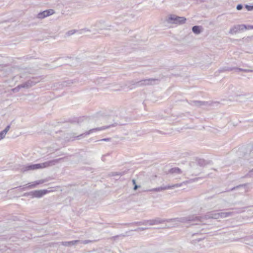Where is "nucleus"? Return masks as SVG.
Wrapping results in <instances>:
<instances>
[{"instance_id":"nucleus-19","label":"nucleus","mask_w":253,"mask_h":253,"mask_svg":"<svg viewBox=\"0 0 253 253\" xmlns=\"http://www.w3.org/2000/svg\"><path fill=\"white\" fill-rule=\"evenodd\" d=\"M192 31L196 34H199L201 32V27L199 26H194L192 27Z\"/></svg>"},{"instance_id":"nucleus-13","label":"nucleus","mask_w":253,"mask_h":253,"mask_svg":"<svg viewBox=\"0 0 253 253\" xmlns=\"http://www.w3.org/2000/svg\"><path fill=\"white\" fill-rule=\"evenodd\" d=\"M46 181L45 179H41L39 180L36 181L34 182L33 183H29L23 186V189H25L27 188H34L37 187V186L39 184L43 183Z\"/></svg>"},{"instance_id":"nucleus-23","label":"nucleus","mask_w":253,"mask_h":253,"mask_svg":"<svg viewBox=\"0 0 253 253\" xmlns=\"http://www.w3.org/2000/svg\"><path fill=\"white\" fill-rule=\"evenodd\" d=\"M136 225H147L148 224V222H147V220H144L143 221H140V222H136L134 223Z\"/></svg>"},{"instance_id":"nucleus-1","label":"nucleus","mask_w":253,"mask_h":253,"mask_svg":"<svg viewBox=\"0 0 253 253\" xmlns=\"http://www.w3.org/2000/svg\"><path fill=\"white\" fill-rule=\"evenodd\" d=\"M65 158H60L57 159L52 160L49 161L41 164H32L24 166L22 170L24 172L28 170H35L42 168H48L56 165L57 163L60 162L62 160H64Z\"/></svg>"},{"instance_id":"nucleus-12","label":"nucleus","mask_w":253,"mask_h":253,"mask_svg":"<svg viewBox=\"0 0 253 253\" xmlns=\"http://www.w3.org/2000/svg\"><path fill=\"white\" fill-rule=\"evenodd\" d=\"M232 70H234L236 72H239L240 71H243V72H249L250 70H246V69H243L242 68H237V67H224L220 69L219 70V72H226V71H231Z\"/></svg>"},{"instance_id":"nucleus-39","label":"nucleus","mask_w":253,"mask_h":253,"mask_svg":"<svg viewBox=\"0 0 253 253\" xmlns=\"http://www.w3.org/2000/svg\"><path fill=\"white\" fill-rule=\"evenodd\" d=\"M23 196H25V197L29 196V192H27V193H24V195H23Z\"/></svg>"},{"instance_id":"nucleus-22","label":"nucleus","mask_w":253,"mask_h":253,"mask_svg":"<svg viewBox=\"0 0 253 253\" xmlns=\"http://www.w3.org/2000/svg\"><path fill=\"white\" fill-rule=\"evenodd\" d=\"M247 184H240V185H239L237 186H235L232 188H231L229 191H233V190H236V189H239L241 187H244L245 189L246 188V187L247 186Z\"/></svg>"},{"instance_id":"nucleus-24","label":"nucleus","mask_w":253,"mask_h":253,"mask_svg":"<svg viewBox=\"0 0 253 253\" xmlns=\"http://www.w3.org/2000/svg\"><path fill=\"white\" fill-rule=\"evenodd\" d=\"M78 31L76 30H70L69 31H68L66 35L67 36H70L73 34H74L75 33H76Z\"/></svg>"},{"instance_id":"nucleus-14","label":"nucleus","mask_w":253,"mask_h":253,"mask_svg":"<svg viewBox=\"0 0 253 253\" xmlns=\"http://www.w3.org/2000/svg\"><path fill=\"white\" fill-rule=\"evenodd\" d=\"M54 13V10L48 9L41 12L37 15V18L43 19L47 16H50Z\"/></svg>"},{"instance_id":"nucleus-5","label":"nucleus","mask_w":253,"mask_h":253,"mask_svg":"<svg viewBox=\"0 0 253 253\" xmlns=\"http://www.w3.org/2000/svg\"><path fill=\"white\" fill-rule=\"evenodd\" d=\"M220 212H216L215 211H212L210 212L207 213L204 217H200L194 215H191L190 216H194L195 217H198V218H196L194 220H192L191 221H198V222H203V219H218L220 218Z\"/></svg>"},{"instance_id":"nucleus-44","label":"nucleus","mask_w":253,"mask_h":253,"mask_svg":"<svg viewBox=\"0 0 253 253\" xmlns=\"http://www.w3.org/2000/svg\"><path fill=\"white\" fill-rule=\"evenodd\" d=\"M129 87H130V89H132V88H133L132 87H130V86H129Z\"/></svg>"},{"instance_id":"nucleus-31","label":"nucleus","mask_w":253,"mask_h":253,"mask_svg":"<svg viewBox=\"0 0 253 253\" xmlns=\"http://www.w3.org/2000/svg\"><path fill=\"white\" fill-rule=\"evenodd\" d=\"M246 209V207L242 208L241 209H238V211H237L236 213H241L245 211V210Z\"/></svg>"},{"instance_id":"nucleus-26","label":"nucleus","mask_w":253,"mask_h":253,"mask_svg":"<svg viewBox=\"0 0 253 253\" xmlns=\"http://www.w3.org/2000/svg\"><path fill=\"white\" fill-rule=\"evenodd\" d=\"M148 229H149V228H147V227H139V228H137V229L134 230L133 231H136V232H139V231H144V230H147Z\"/></svg>"},{"instance_id":"nucleus-32","label":"nucleus","mask_w":253,"mask_h":253,"mask_svg":"<svg viewBox=\"0 0 253 253\" xmlns=\"http://www.w3.org/2000/svg\"><path fill=\"white\" fill-rule=\"evenodd\" d=\"M245 28H244V30H249V29H253V25H245Z\"/></svg>"},{"instance_id":"nucleus-17","label":"nucleus","mask_w":253,"mask_h":253,"mask_svg":"<svg viewBox=\"0 0 253 253\" xmlns=\"http://www.w3.org/2000/svg\"><path fill=\"white\" fill-rule=\"evenodd\" d=\"M220 214V218H223L233 215L234 212H221Z\"/></svg>"},{"instance_id":"nucleus-33","label":"nucleus","mask_w":253,"mask_h":253,"mask_svg":"<svg viewBox=\"0 0 253 253\" xmlns=\"http://www.w3.org/2000/svg\"><path fill=\"white\" fill-rule=\"evenodd\" d=\"M243 5L241 4H239L237 5L236 8L238 10H240L243 8Z\"/></svg>"},{"instance_id":"nucleus-10","label":"nucleus","mask_w":253,"mask_h":253,"mask_svg":"<svg viewBox=\"0 0 253 253\" xmlns=\"http://www.w3.org/2000/svg\"><path fill=\"white\" fill-rule=\"evenodd\" d=\"M40 80L37 78H32L26 82L20 84L22 88H29L39 83Z\"/></svg>"},{"instance_id":"nucleus-18","label":"nucleus","mask_w":253,"mask_h":253,"mask_svg":"<svg viewBox=\"0 0 253 253\" xmlns=\"http://www.w3.org/2000/svg\"><path fill=\"white\" fill-rule=\"evenodd\" d=\"M253 40V36H248L247 37L243 38L241 41L243 42V43L246 44L249 42H250Z\"/></svg>"},{"instance_id":"nucleus-8","label":"nucleus","mask_w":253,"mask_h":253,"mask_svg":"<svg viewBox=\"0 0 253 253\" xmlns=\"http://www.w3.org/2000/svg\"><path fill=\"white\" fill-rule=\"evenodd\" d=\"M182 183H177L171 185H167L165 186H161L157 188H152L150 189H148L146 190H145L146 192H160L164 190H168V189H174V188H177L180 187L182 185Z\"/></svg>"},{"instance_id":"nucleus-42","label":"nucleus","mask_w":253,"mask_h":253,"mask_svg":"<svg viewBox=\"0 0 253 253\" xmlns=\"http://www.w3.org/2000/svg\"><path fill=\"white\" fill-rule=\"evenodd\" d=\"M202 239V238H198V239H196V240H197V241L199 242L200 241H201Z\"/></svg>"},{"instance_id":"nucleus-36","label":"nucleus","mask_w":253,"mask_h":253,"mask_svg":"<svg viewBox=\"0 0 253 253\" xmlns=\"http://www.w3.org/2000/svg\"><path fill=\"white\" fill-rule=\"evenodd\" d=\"M29 196H31L32 198H34L35 195V191H31L29 192Z\"/></svg>"},{"instance_id":"nucleus-21","label":"nucleus","mask_w":253,"mask_h":253,"mask_svg":"<svg viewBox=\"0 0 253 253\" xmlns=\"http://www.w3.org/2000/svg\"><path fill=\"white\" fill-rule=\"evenodd\" d=\"M75 82V81H72V80H68L66 81L63 82V85L64 86H70L71 84H74Z\"/></svg>"},{"instance_id":"nucleus-43","label":"nucleus","mask_w":253,"mask_h":253,"mask_svg":"<svg viewBox=\"0 0 253 253\" xmlns=\"http://www.w3.org/2000/svg\"><path fill=\"white\" fill-rule=\"evenodd\" d=\"M198 234H199V233H196L193 234L192 235V236H194L197 235H198Z\"/></svg>"},{"instance_id":"nucleus-38","label":"nucleus","mask_w":253,"mask_h":253,"mask_svg":"<svg viewBox=\"0 0 253 253\" xmlns=\"http://www.w3.org/2000/svg\"><path fill=\"white\" fill-rule=\"evenodd\" d=\"M110 140V138H104V139H101V140H99V141H109Z\"/></svg>"},{"instance_id":"nucleus-30","label":"nucleus","mask_w":253,"mask_h":253,"mask_svg":"<svg viewBox=\"0 0 253 253\" xmlns=\"http://www.w3.org/2000/svg\"><path fill=\"white\" fill-rule=\"evenodd\" d=\"M6 134H5L3 131L0 132V140L4 138Z\"/></svg>"},{"instance_id":"nucleus-2","label":"nucleus","mask_w":253,"mask_h":253,"mask_svg":"<svg viewBox=\"0 0 253 253\" xmlns=\"http://www.w3.org/2000/svg\"><path fill=\"white\" fill-rule=\"evenodd\" d=\"M196 218H198V217H195L194 216H188L186 217H183L180 218H176L172 219H162L159 217L153 219L147 220V222H148V224L150 225H157L159 224L164 223L166 222H169L172 221H177L182 223H185L187 222V221H192L195 220Z\"/></svg>"},{"instance_id":"nucleus-28","label":"nucleus","mask_w":253,"mask_h":253,"mask_svg":"<svg viewBox=\"0 0 253 253\" xmlns=\"http://www.w3.org/2000/svg\"><path fill=\"white\" fill-rule=\"evenodd\" d=\"M20 88H22L21 86H20V84L19 85H18L17 87L14 88L12 89V91L14 92H17L18 91H19V89Z\"/></svg>"},{"instance_id":"nucleus-9","label":"nucleus","mask_w":253,"mask_h":253,"mask_svg":"<svg viewBox=\"0 0 253 253\" xmlns=\"http://www.w3.org/2000/svg\"><path fill=\"white\" fill-rule=\"evenodd\" d=\"M114 126L113 125H109V126H102V127H96V128H92V129H90L88 131L85 132V133H82V134H80L79 135L77 136L76 138L78 139H81V138L82 137H84L85 136H86L87 135H88V134H89L91 133H92V132L96 131H100V130H104V129H107L108 128H109L111 126Z\"/></svg>"},{"instance_id":"nucleus-27","label":"nucleus","mask_w":253,"mask_h":253,"mask_svg":"<svg viewBox=\"0 0 253 253\" xmlns=\"http://www.w3.org/2000/svg\"><path fill=\"white\" fill-rule=\"evenodd\" d=\"M245 7L248 11H251V10H253V5H249L246 4Z\"/></svg>"},{"instance_id":"nucleus-29","label":"nucleus","mask_w":253,"mask_h":253,"mask_svg":"<svg viewBox=\"0 0 253 253\" xmlns=\"http://www.w3.org/2000/svg\"><path fill=\"white\" fill-rule=\"evenodd\" d=\"M10 127V125H8L2 131L3 132L6 134L7 132L9 130V128Z\"/></svg>"},{"instance_id":"nucleus-6","label":"nucleus","mask_w":253,"mask_h":253,"mask_svg":"<svg viewBox=\"0 0 253 253\" xmlns=\"http://www.w3.org/2000/svg\"><path fill=\"white\" fill-rule=\"evenodd\" d=\"M159 80L155 78H150L143 79L136 83V86H144L146 85H151L158 84Z\"/></svg>"},{"instance_id":"nucleus-35","label":"nucleus","mask_w":253,"mask_h":253,"mask_svg":"<svg viewBox=\"0 0 253 253\" xmlns=\"http://www.w3.org/2000/svg\"><path fill=\"white\" fill-rule=\"evenodd\" d=\"M120 236L125 237V235H120L115 236L112 237L111 238V239L116 240Z\"/></svg>"},{"instance_id":"nucleus-40","label":"nucleus","mask_w":253,"mask_h":253,"mask_svg":"<svg viewBox=\"0 0 253 253\" xmlns=\"http://www.w3.org/2000/svg\"><path fill=\"white\" fill-rule=\"evenodd\" d=\"M119 175V174L118 173V172H113V174H112L113 176H115V175Z\"/></svg>"},{"instance_id":"nucleus-11","label":"nucleus","mask_w":253,"mask_h":253,"mask_svg":"<svg viewBox=\"0 0 253 253\" xmlns=\"http://www.w3.org/2000/svg\"><path fill=\"white\" fill-rule=\"evenodd\" d=\"M245 28V24L235 25L230 29L229 33L230 34H236L239 31H243L244 28Z\"/></svg>"},{"instance_id":"nucleus-4","label":"nucleus","mask_w":253,"mask_h":253,"mask_svg":"<svg viewBox=\"0 0 253 253\" xmlns=\"http://www.w3.org/2000/svg\"><path fill=\"white\" fill-rule=\"evenodd\" d=\"M189 104L191 105L195 106L198 107H200L202 106H205L206 107H217L219 105V103L218 102H213V101H197V100H192L189 102Z\"/></svg>"},{"instance_id":"nucleus-41","label":"nucleus","mask_w":253,"mask_h":253,"mask_svg":"<svg viewBox=\"0 0 253 253\" xmlns=\"http://www.w3.org/2000/svg\"><path fill=\"white\" fill-rule=\"evenodd\" d=\"M90 31V30H89L86 29H82V30H81V31Z\"/></svg>"},{"instance_id":"nucleus-45","label":"nucleus","mask_w":253,"mask_h":253,"mask_svg":"<svg viewBox=\"0 0 253 253\" xmlns=\"http://www.w3.org/2000/svg\"><path fill=\"white\" fill-rule=\"evenodd\" d=\"M93 253H97V252H94Z\"/></svg>"},{"instance_id":"nucleus-16","label":"nucleus","mask_w":253,"mask_h":253,"mask_svg":"<svg viewBox=\"0 0 253 253\" xmlns=\"http://www.w3.org/2000/svg\"><path fill=\"white\" fill-rule=\"evenodd\" d=\"M80 242V240H74L72 241H66V242H62L61 245L64 246L70 247L72 246L75 245L77 243Z\"/></svg>"},{"instance_id":"nucleus-25","label":"nucleus","mask_w":253,"mask_h":253,"mask_svg":"<svg viewBox=\"0 0 253 253\" xmlns=\"http://www.w3.org/2000/svg\"><path fill=\"white\" fill-rule=\"evenodd\" d=\"M132 183L134 185L133 190H137L139 187H140L139 185H137L136 184V180L135 179H132Z\"/></svg>"},{"instance_id":"nucleus-34","label":"nucleus","mask_w":253,"mask_h":253,"mask_svg":"<svg viewBox=\"0 0 253 253\" xmlns=\"http://www.w3.org/2000/svg\"><path fill=\"white\" fill-rule=\"evenodd\" d=\"M204 160L202 159H199V166L201 168V167L204 164Z\"/></svg>"},{"instance_id":"nucleus-15","label":"nucleus","mask_w":253,"mask_h":253,"mask_svg":"<svg viewBox=\"0 0 253 253\" xmlns=\"http://www.w3.org/2000/svg\"><path fill=\"white\" fill-rule=\"evenodd\" d=\"M48 192L47 190H35L34 197L40 198Z\"/></svg>"},{"instance_id":"nucleus-3","label":"nucleus","mask_w":253,"mask_h":253,"mask_svg":"<svg viewBox=\"0 0 253 253\" xmlns=\"http://www.w3.org/2000/svg\"><path fill=\"white\" fill-rule=\"evenodd\" d=\"M186 18L184 17H180L174 14H170L168 16L166 21L169 24L182 25L185 23Z\"/></svg>"},{"instance_id":"nucleus-7","label":"nucleus","mask_w":253,"mask_h":253,"mask_svg":"<svg viewBox=\"0 0 253 253\" xmlns=\"http://www.w3.org/2000/svg\"><path fill=\"white\" fill-rule=\"evenodd\" d=\"M190 169L188 170V172L192 175H197L199 174L201 170V168L199 166V159L196 162H192L189 163Z\"/></svg>"},{"instance_id":"nucleus-20","label":"nucleus","mask_w":253,"mask_h":253,"mask_svg":"<svg viewBox=\"0 0 253 253\" xmlns=\"http://www.w3.org/2000/svg\"><path fill=\"white\" fill-rule=\"evenodd\" d=\"M169 172L171 173H178L180 174L182 173L181 170L178 168H171Z\"/></svg>"},{"instance_id":"nucleus-37","label":"nucleus","mask_w":253,"mask_h":253,"mask_svg":"<svg viewBox=\"0 0 253 253\" xmlns=\"http://www.w3.org/2000/svg\"><path fill=\"white\" fill-rule=\"evenodd\" d=\"M137 82H135V81H131L130 82V84H131V85H134V86H135H135H136V84H135V83H137Z\"/></svg>"}]
</instances>
